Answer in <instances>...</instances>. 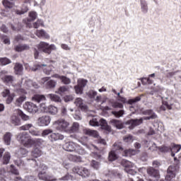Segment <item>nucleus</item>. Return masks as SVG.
Masks as SVG:
<instances>
[{"label": "nucleus", "mask_w": 181, "mask_h": 181, "mask_svg": "<svg viewBox=\"0 0 181 181\" xmlns=\"http://www.w3.org/2000/svg\"><path fill=\"white\" fill-rule=\"evenodd\" d=\"M17 141L21 142L25 148H32L33 146V139L30 137V135L28 132H23L19 133L16 136Z\"/></svg>", "instance_id": "nucleus-1"}, {"label": "nucleus", "mask_w": 181, "mask_h": 181, "mask_svg": "<svg viewBox=\"0 0 181 181\" xmlns=\"http://www.w3.org/2000/svg\"><path fill=\"white\" fill-rule=\"evenodd\" d=\"M89 124L91 127H102L103 129L111 132V127L107 124V120L104 119L93 118L90 120Z\"/></svg>", "instance_id": "nucleus-2"}, {"label": "nucleus", "mask_w": 181, "mask_h": 181, "mask_svg": "<svg viewBox=\"0 0 181 181\" xmlns=\"http://www.w3.org/2000/svg\"><path fill=\"white\" fill-rule=\"evenodd\" d=\"M117 151H119V152H122V151H124L122 142H117L113 144L112 151L109 153L108 156V159L110 162H114V160H117V159H118V155L116 153Z\"/></svg>", "instance_id": "nucleus-3"}, {"label": "nucleus", "mask_w": 181, "mask_h": 181, "mask_svg": "<svg viewBox=\"0 0 181 181\" xmlns=\"http://www.w3.org/2000/svg\"><path fill=\"white\" fill-rule=\"evenodd\" d=\"M38 50H41L47 54H50L52 50H57V47L54 44L49 45L47 42H40V45H37Z\"/></svg>", "instance_id": "nucleus-4"}, {"label": "nucleus", "mask_w": 181, "mask_h": 181, "mask_svg": "<svg viewBox=\"0 0 181 181\" xmlns=\"http://www.w3.org/2000/svg\"><path fill=\"white\" fill-rule=\"evenodd\" d=\"M54 125L57 131H61L62 132H69V129L67 128H69L70 126V123L64 119H58L54 122Z\"/></svg>", "instance_id": "nucleus-5"}, {"label": "nucleus", "mask_w": 181, "mask_h": 181, "mask_svg": "<svg viewBox=\"0 0 181 181\" xmlns=\"http://www.w3.org/2000/svg\"><path fill=\"white\" fill-rule=\"evenodd\" d=\"M121 165L124 166V171L128 175H131L132 176H135V175H136V170H134L135 165L132 162L127 160H122Z\"/></svg>", "instance_id": "nucleus-6"}, {"label": "nucleus", "mask_w": 181, "mask_h": 181, "mask_svg": "<svg viewBox=\"0 0 181 181\" xmlns=\"http://www.w3.org/2000/svg\"><path fill=\"white\" fill-rule=\"evenodd\" d=\"M74 173H77L82 177H88L90 176V170L84 167H74L73 168Z\"/></svg>", "instance_id": "nucleus-7"}, {"label": "nucleus", "mask_w": 181, "mask_h": 181, "mask_svg": "<svg viewBox=\"0 0 181 181\" xmlns=\"http://www.w3.org/2000/svg\"><path fill=\"white\" fill-rule=\"evenodd\" d=\"M77 83V86H74V90L76 94H82L84 90V87L87 86V83H88V81L86 79L80 78L78 80Z\"/></svg>", "instance_id": "nucleus-8"}, {"label": "nucleus", "mask_w": 181, "mask_h": 181, "mask_svg": "<svg viewBox=\"0 0 181 181\" xmlns=\"http://www.w3.org/2000/svg\"><path fill=\"white\" fill-rule=\"evenodd\" d=\"M37 70H43L44 73L49 76L52 68L46 64H35L31 68L32 71H37Z\"/></svg>", "instance_id": "nucleus-9"}, {"label": "nucleus", "mask_w": 181, "mask_h": 181, "mask_svg": "<svg viewBox=\"0 0 181 181\" xmlns=\"http://www.w3.org/2000/svg\"><path fill=\"white\" fill-rule=\"evenodd\" d=\"M1 95L4 98H7L6 100V104H11L13 101V98H15V93H11V90L8 88L1 92Z\"/></svg>", "instance_id": "nucleus-10"}, {"label": "nucleus", "mask_w": 181, "mask_h": 181, "mask_svg": "<svg viewBox=\"0 0 181 181\" xmlns=\"http://www.w3.org/2000/svg\"><path fill=\"white\" fill-rule=\"evenodd\" d=\"M24 108L31 114H36V112L39 111V107L37 105L32 102H26L24 105Z\"/></svg>", "instance_id": "nucleus-11"}, {"label": "nucleus", "mask_w": 181, "mask_h": 181, "mask_svg": "<svg viewBox=\"0 0 181 181\" xmlns=\"http://www.w3.org/2000/svg\"><path fill=\"white\" fill-rule=\"evenodd\" d=\"M42 152L40 148H34L31 151L32 158H28L27 160H31L32 162H34V163H36V160L35 158H40V156H42Z\"/></svg>", "instance_id": "nucleus-12"}, {"label": "nucleus", "mask_w": 181, "mask_h": 181, "mask_svg": "<svg viewBox=\"0 0 181 181\" xmlns=\"http://www.w3.org/2000/svg\"><path fill=\"white\" fill-rule=\"evenodd\" d=\"M176 176V168L170 165L167 170L166 181H173V177Z\"/></svg>", "instance_id": "nucleus-13"}, {"label": "nucleus", "mask_w": 181, "mask_h": 181, "mask_svg": "<svg viewBox=\"0 0 181 181\" xmlns=\"http://www.w3.org/2000/svg\"><path fill=\"white\" fill-rule=\"evenodd\" d=\"M50 121H52V119L49 117V116H42L37 119V125L39 127H47V125L50 124Z\"/></svg>", "instance_id": "nucleus-14"}, {"label": "nucleus", "mask_w": 181, "mask_h": 181, "mask_svg": "<svg viewBox=\"0 0 181 181\" xmlns=\"http://www.w3.org/2000/svg\"><path fill=\"white\" fill-rule=\"evenodd\" d=\"M74 104L76 107L80 108L81 111L87 112L88 110V107L86 106V103L83 99H81V98H77L74 101Z\"/></svg>", "instance_id": "nucleus-15"}, {"label": "nucleus", "mask_w": 181, "mask_h": 181, "mask_svg": "<svg viewBox=\"0 0 181 181\" xmlns=\"http://www.w3.org/2000/svg\"><path fill=\"white\" fill-rule=\"evenodd\" d=\"M76 146L77 144H76L74 142H66L64 144L63 149L67 152H74V151H76Z\"/></svg>", "instance_id": "nucleus-16"}, {"label": "nucleus", "mask_w": 181, "mask_h": 181, "mask_svg": "<svg viewBox=\"0 0 181 181\" xmlns=\"http://www.w3.org/2000/svg\"><path fill=\"white\" fill-rule=\"evenodd\" d=\"M144 145L148 148V151H151V152H155L159 149V147L156 146V144L152 141H146Z\"/></svg>", "instance_id": "nucleus-17"}, {"label": "nucleus", "mask_w": 181, "mask_h": 181, "mask_svg": "<svg viewBox=\"0 0 181 181\" xmlns=\"http://www.w3.org/2000/svg\"><path fill=\"white\" fill-rule=\"evenodd\" d=\"M42 170L38 173V177L40 180H43V177H46L47 173L46 170H47V166L45 164L41 165L40 170Z\"/></svg>", "instance_id": "nucleus-18"}, {"label": "nucleus", "mask_w": 181, "mask_h": 181, "mask_svg": "<svg viewBox=\"0 0 181 181\" xmlns=\"http://www.w3.org/2000/svg\"><path fill=\"white\" fill-rule=\"evenodd\" d=\"M147 173L151 177H155L159 179V171L153 168H149L147 169Z\"/></svg>", "instance_id": "nucleus-19"}, {"label": "nucleus", "mask_w": 181, "mask_h": 181, "mask_svg": "<svg viewBox=\"0 0 181 181\" xmlns=\"http://www.w3.org/2000/svg\"><path fill=\"white\" fill-rule=\"evenodd\" d=\"M140 8L142 13L146 14L149 11V7L148 6V1L146 0H140Z\"/></svg>", "instance_id": "nucleus-20"}, {"label": "nucleus", "mask_w": 181, "mask_h": 181, "mask_svg": "<svg viewBox=\"0 0 181 181\" xmlns=\"http://www.w3.org/2000/svg\"><path fill=\"white\" fill-rule=\"evenodd\" d=\"M16 112H15V113L11 115V123L14 125V127H18L19 125H21V119H19V117H18V115H16Z\"/></svg>", "instance_id": "nucleus-21"}, {"label": "nucleus", "mask_w": 181, "mask_h": 181, "mask_svg": "<svg viewBox=\"0 0 181 181\" xmlns=\"http://www.w3.org/2000/svg\"><path fill=\"white\" fill-rule=\"evenodd\" d=\"M110 124L112 127H115L117 129H122L124 128V124H122V122L118 119H113L110 120Z\"/></svg>", "instance_id": "nucleus-22"}, {"label": "nucleus", "mask_w": 181, "mask_h": 181, "mask_svg": "<svg viewBox=\"0 0 181 181\" xmlns=\"http://www.w3.org/2000/svg\"><path fill=\"white\" fill-rule=\"evenodd\" d=\"M14 73L18 76L23 74V66L21 64L16 63L14 66Z\"/></svg>", "instance_id": "nucleus-23"}, {"label": "nucleus", "mask_w": 181, "mask_h": 181, "mask_svg": "<svg viewBox=\"0 0 181 181\" xmlns=\"http://www.w3.org/2000/svg\"><path fill=\"white\" fill-rule=\"evenodd\" d=\"M36 35L37 37L42 39H50V35L46 33L44 30H40L36 31Z\"/></svg>", "instance_id": "nucleus-24"}, {"label": "nucleus", "mask_w": 181, "mask_h": 181, "mask_svg": "<svg viewBox=\"0 0 181 181\" xmlns=\"http://www.w3.org/2000/svg\"><path fill=\"white\" fill-rule=\"evenodd\" d=\"M80 131V124L78 122H74L70 127V129H68V132L74 133V132H78Z\"/></svg>", "instance_id": "nucleus-25"}, {"label": "nucleus", "mask_w": 181, "mask_h": 181, "mask_svg": "<svg viewBox=\"0 0 181 181\" xmlns=\"http://www.w3.org/2000/svg\"><path fill=\"white\" fill-rule=\"evenodd\" d=\"M32 100L34 103H42V101H46V96L45 95H34Z\"/></svg>", "instance_id": "nucleus-26"}, {"label": "nucleus", "mask_w": 181, "mask_h": 181, "mask_svg": "<svg viewBox=\"0 0 181 181\" xmlns=\"http://www.w3.org/2000/svg\"><path fill=\"white\" fill-rule=\"evenodd\" d=\"M144 122V119H132L129 121L130 125L134 128L135 127H138V125H141Z\"/></svg>", "instance_id": "nucleus-27"}, {"label": "nucleus", "mask_w": 181, "mask_h": 181, "mask_svg": "<svg viewBox=\"0 0 181 181\" xmlns=\"http://www.w3.org/2000/svg\"><path fill=\"white\" fill-rule=\"evenodd\" d=\"M144 114V115H150L149 117H147L146 119H155V118H157L158 117L152 110H145Z\"/></svg>", "instance_id": "nucleus-28"}, {"label": "nucleus", "mask_w": 181, "mask_h": 181, "mask_svg": "<svg viewBox=\"0 0 181 181\" xmlns=\"http://www.w3.org/2000/svg\"><path fill=\"white\" fill-rule=\"evenodd\" d=\"M47 98H49L51 101H54V103H62V98H60L57 95L54 94H48L47 95Z\"/></svg>", "instance_id": "nucleus-29"}, {"label": "nucleus", "mask_w": 181, "mask_h": 181, "mask_svg": "<svg viewBox=\"0 0 181 181\" xmlns=\"http://www.w3.org/2000/svg\"><path fill=\"white\" fill-rule=\"evenodd\" d=\"M1 78L4 83H6L7 84H12V83L15 81V78L11 75H5L4 76H2Z\"/></svg>", "instance_id": "nucleus-30"}, {"label": "nucleus", "mask_w": 181, "mask_h": 181, "mask_svg": "<svg viewBox=\"0 0 181 181\" xmlns=\"http://www.w3.org/2000/svg\"><path fill=\"white\" fill-rule=\"evenodd\" d=\"M181 145H173L170 148L171 156L175 157V155L180 151Z\"/></svg>", "instance_id": "nucleus-31"}, {"label": "nucleus", "mask_w": 181, "mask_h": 181, "mask_svg": "<svg viewBox=\"0 0 181 181\" xmlns=\"http://www.w3.org/2000/svg\"><path fill=\"white\" fill-rule=\"evenodd\" d=\"M12 139V133L6 132L4 136V141L6 145H11V141Z\"/></svg>", "instance_id": "nucleus-32"}, {"label": "nucleus", "mask_w": 181, "mask_h": 181, "mask_svg": "<svg viewBox=\"0 0 181 181\" xmlns=\"http://www.w3.org/2000/svg\"><path fill=\"white\" fill-rule=\"evenodd\" d=\"M172 103L169 101L163 100V105L160 107V110L162 111H166V108L168 110H172Z\"/></svg>", "instance_id": "nucleus-33"}, {"label": "nucleus", "mask_w": 181, "mask_h": 181, "mask_svg": "<svg viewBox=\"0 0 181 181\" xmlns=\"http://www.w3.org/2000/svg\"><path fill=\"white\" fill-rule=\"evenodd\" d=\"M30 47L28 45H18L15 47L16 52H23L25 50H29Z\"/></svg>", "instance_id": "nucleus-34"}, {"label": "nucleus", "mask_w": 181, "mask_h": 181, "mask_svg": "<svg viewBox=\"0 0 181 181\" xmlns=\"http://www.w3.org/2000/svg\"><path fill=\"white\" fill-rule=\"evenodd\" d=\"M86 135H89V136H93L94 138H98V132L95 130H91L90 129L85 130Z\"/></svg>", "instance_id": "nucleus-35"}, {"label": "nucleus", "mask_w": 181, "mask_h": 181, "mask_svg": "<svg viewBox=\"0 0 181 181\" xmlns=\"http://www.w3.org/2000/svg\"><path fill=\"white\" fill-rule=\"evenodd\" d=\"M57 112H58V110L55 106H54V105L48 106L47 113L51 114V115H56V114H57Z\"/></svg>", "instance_id": "nucleus-36"}, {"label": "nucleus", "mask_w": 181, "mask_h": 181, "mask_svg": "<svg viewBox=\"0 0 181 181\" xmlns=\"http://www.w3.org/2000/svg\"><path fill=\"white\" fill-rule=\"evenodd\" d=\"M112 115H114L116 118H121L124 117L125 115V110H120L119 111H112Z\"/></svg>", "instance_id": "nucleus-37"}, {"label": "nucleus", "mask_w": 181, "mask_h": 181, "mask_svg": "<svg viewBox=\"0 0 181 181\" xmlns=\"http://www.w3.org/2000/svg\"><path fill=\"white\" fill-rule=\"evenodd\" d=\"M10 160H11V153L6 152L4 154V156H3V163H4V165H8V163H9Z\"/></svg>", "instance_id": "nucleus-38"}, {"label": "nucleus", "mask_w": 181, "mask_h": 181, "mask_svg": "<svg viewBox=\"0 0 181 181\" xmlns=\"http://www.w3.org/2000/svg\"><path fill=\"white\" fill-rule=\"evenodd\" d=\"M28 11H29V8H28V5L26 4H25L21 10H17L16 11V13H17V15H23L24 13H26V12H28Z\"/></svg>", "instance_id": "nucleus-39"}, {"label": "nucleus", "mask_w": 181, "mask_h": 181, "mask_svg": "<svg viewBox=\"0 0 181 181\" xmlns=\"http://www.w3.org/2000/svg\"><path fill=\"white\" fill-rule=\"evenodd\" d=\"M3 5L5 8L11 9L13 6V0H4Z\"/></svg>", "instance_id": "nucleus-40"}, {"label": "nucleus", "mask_w": 181, "mask_h": 181, "mask_svg": "<svg viewBox=\"0 0 181 181\" xmlns=\"http://www.w3.org/2000/svg\"><path fill=\"white\" fill-rule=\"evenodd\" d=\"M70 160H72V162H77V163H81L83 162V158L79 156H69Z\"/></svg>", "instance_id": "nucleus-41"}, {"label": "nucleus", "mask_w": 181, "mask_h": 181, "mask_svg": "<svg viewBox=\"0 0 181 181\" xmlns=\"http://www.w3.org/2000/svg\"><path fill=\"white\" fill-rule=\"evenodd\" d=\"M11 63H12V61L6 57L0 58L1 66H6L7 64H11Z\"/></svg>", "instance_id": "nucleus-42"}, {"label": "nucleus", "mask_w": 181, "mask_h": 181, "mask_svg": "<svg viewBox=\"0 0 181 181\" xmlns=\"http://www.w3.org/2000/svg\"><path fill=\"white\" fill-rule=\"evenodd\" d=\"M59 78L63 84L69 85L71 83V79L67 78L66 76H61Z\"/></svg>", "instance_id": "nucleus-43"}, {"label": "nucleus", "mask_w": 181, "mask_h": 181, "mask_svg": "<svg viewBox=\"0 0 181 181\" xmlns=\"http://www.w3.org/2000/svg\"><path fill=\"white\" fill-rule=\"evenodd\" d=\"M16 114H18L23 121H28V119H30L29 116L25 115L21 110H16Z\"/></svg>", "instance_id": "nucleus-44"}, {"label": "nucleus", "mask_w": 181, "mask_h": 181, "mask_svg": "<svg viewBox=\"0 0 181 181\" xmlns=\"http://www.w3.org/2000/svg\"><path fill=\"white\" fill-rule=\"evenodd\" d=\"M75 151L79 155H86V150L78 145H76V147H75Z\"/></svg>", "instance_id": "nucleus-45"}, {"label": "nucleus", "mask_w": 181, "mask_h": 181, "mask_svg": "<svg viewBox=\"0 0 181 181\" xmlns=\"http://www.w3.org/2000/svg\"><path fill=\"white\" fill-rule=\"evenodd\" d=\"M25 100H26V95H23L20 96L16 100V105H18V106L22 105V103H23V101H25Z\"/></svg>", "instance_id": "nucleus-46"}, {"label": "nucleus", "mask_w": 181, "mask_h": 181, "mask_svg": "<svg viewBox=\"0 0 181 181\" xmlns=\"http://www.w3.org/2000/svg\"><path fill=\"white\" fill-rule=\"evenodd\" d=\"M44 181H56L57 179L54 177V175L52 174L47 173V175L45 177L42 178Z\"/></svg>", "instance_id": "nucleus-47"}, {"label": "nucleus", "mask_w": 181, "mask_h": 181, "mask_svg": "<svg viewBox=\"0 0 181 181\" xmlns=\"http://www.w3.org/2000/svg\"><path fill=\"white\" fill-rule=\"evenodd\" d=\"M5 177H6V170L5 168H0V181H6Z\"/></svg>", "instance_id": "nucleus-48"}, {"label": "nucleus", "mask_w": 181, "mask_h": 181, "mask_svg": "<svg viewBox=\"0 0 181 181\" xmlns=\"http://www.w3.org/2000/svg\"><path fill=\"white\" fill-rule=\"evenodd\" d=\"M33 127L32 124H26L19 127L20 131H29Z\"/></svg>", "instance_id": "nucleus-49"}, {"label": "nucleus", "mask_w": 181, "mask_h": 181, "mask_svg": "<svg viewBox=\"0 0 181 181\" xmlns=\"http://www.w3.org/2000/svg\"><path fill=\"white\" fill-rule=\"evenodd\" d=\"M136 154V151L128 149L124 151V156H131Z\"/></svg>", "instance_id": "nucleus-50"}, {"label": "nucleus", "mask_w": 181, "mask_h": 181, "mask_svg": "<svg viewBox=\"0 0 181 181\" xmlns=\"http://www.w3.org/2000/svg\"><path fill=\"white\" fill-rule=\"evenodd\" d=\"M66 91H69V88L67 86H61L59 88L58 91L57 92V94H60L62 95L63 93H66Z\"/></svg>", "instance_id": "nucleus-51"}, {"label": "nucleus", "mask_w": 181, "mask_h": 181, "mask_svg": "<svg viewBox=\"0 0 181 181\" xmlns=\"http://www.w3.org/2000/svg\"><path fill=\"white\" fill-rule=\"evenodd\" d=\"M87 95L88 97H89V98L94 100V98H95V97L97 96V91L90 90L87 93Z\"/></svg>", "instance_id": "nucleus-52"}, {"label": "nucleus", "mask_w": 181, "mask_h": 181, "mask_svg": "<svg viewBox=\"0 0 181 181\" xmlns=\"http://www.w3.org/2000/svg\"><path fill=\"white\" fill-rule=\"evenodd\" d=\"M29 17L28 21L30 22V21H35L37 18V13L35 11H31L29 13Z\"/></svg>", "instance_id": "nucleus-53"}, {"label": "nucleus", "mask_w": 181, "mask_h": 181, "mask_svg": "<svg viewBox=\"0 0 181 181\" xmlns=\"http://www.w3.org/2000/svg\"><path fill=\"white\" fill-rule=\"evenodd\" d=\"M139 101H141V97L140 96H137V97H136L133 99H129L127 103L130 105H132V104H135V103H138Z\"/></svg>", "instance_id": "nucleus-54"}, {"label": "nucleus", "mask_w": 181, "mask_h": 181, "mask_svg": "<svg viewBox=\"0 0 181 181\" xmlns=\"http://www.w3.org/2000/svg\"><path fill=\"white\" fill-rule=\"evenodd\" d=\"M90 166H92L93 169L98 170L100 169V163H98V161L93 160L90 163Z\"/></svg>", "instance_id": "nucleus-55"}, {"label": "nucleus", "mask_w": 181, "mask_h": 181, "mask_svg": "<svg viewBox=\"0 0 181 181\" xmlns=\"http://www.w3.org/2000/svg\"><path fill=\"white\" fill-rule=\"evenodd\" d=\"M56 84H57L56 81L53 80H50L47 82V88H54V87H56Z\"/></svg>", "instance_id": "nucleus-56"}, {"label": "nucleus", "mask_w": 181, "mask_h": 181, "mask_svg": "<svg viewBox=\"0 0 181 181\" xmlns=\"http://www.w3.org/2000/svg\"><path fill=\"white\" fill-rule=\"evenodd\" d=\"M48 138L51 142H56L57 141V133H51Z\"/></svg>", "instance_id": "nucleus-57"}, {"label": "nucleus", "mask_w": 181, "mask_h": 181, "mask_svg": "<svg viewBox=\"0 0 181 181\" xmlns=\"http://www.w3.org/2000/svg\"><path fill=\"white\" fill-rule=\"evenodd\" d=\"M10 172L12 175H15L16 176H18V175H19V171H18V170H16V168H15V165H11Z\"/></svg>", "instance_id": "nucleus-58"}, {"label": "nucleus", "mask_w": 181, "mask_h": 181, "mask_svg": "<svg viewBox=\"0 0 181 181\" xmlns=\"http://www.w3.org/2000/svg\"><path fill=\"white\" fill-rule=\"evenodd\" d=\"M113 108H124V105L119 102H115L112 104Z\"/></svg>", "instance_id": "nucleus-59"}, {"label": "nucleus", "mask_w": 181, "mask_h": 181, "mask_svg": "<svg viewBox=\"0 0 181 181\" xmlns=\"http://www.w3.org/2000/svg\"><path fill=\"white\" fill-rule=\"evenodd\" d=\"M71 179H73V177L70 174H66L64 177L59 178V180L67 181L71 180Z\"/></svg>", "instance_id": "nucleus-60"}, {"label": "nucleus", "mask_w": 181, "mask_h": 181, "mask_svg": "<svg viewBox=\"0 0 181 181\" xmlns=\"http://www.w3.org/2000/svg\"><path fill=\"white\" fill-rule=\"evenodd\" d=\"M47 108L48 107L46 106V103H40V109L42 111V112H47Z\"/></svg>", "instance_id": "nucleus-61"}, {"label": "nucleus", "mask_w": 181, "mask_h": 181, "mask_svg": "<svg viewBox=\"0 0 181 181\" xmlns=\"http://www.w3.org/2000/svg\"><path fill=\"white\" fill-rule=\"evenodd\" d=\"M40 26H43V21L37 20V22L34 23V28L37 29Z\"/></svg>", "instance_id": "nucleus-62"}, {"label": "nucleus", "mask_w": 181, "mask_h": 181, "mask_svg": "<svg viewBox=\"0 0 181 181\" xmlns=\"http://www.w3.org/2000/svg\"><path fill=\"white\" fill-rule=\"evenodd\" d=\"M124 142H129V143H131L134 141V137L131 135H128V136H126L124 138Z\"/></svg>", "instance_id": "nucleus-63"}, {"label": "nucleus", "mask_w": 181, "mask_h": 181, "mask_svg": "<svg viewBox=\"0 0 181 181\" xmlns=\"http://www.w3.org/2000/svg\"><path fill=\"white\" fill-rule=\"evenodd\" d=\"M24 181H37V180L32 175H28L25 177Z\"/></svg>", "instance_id": "nucleus-64"}]
</instances>
